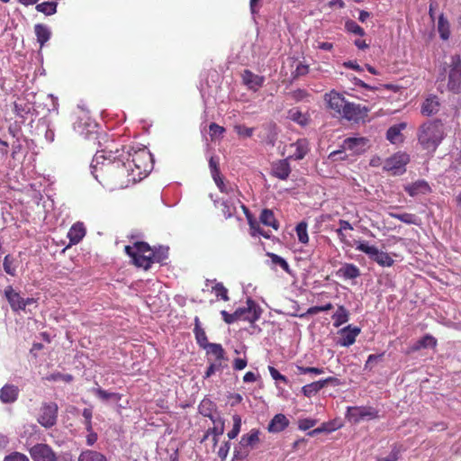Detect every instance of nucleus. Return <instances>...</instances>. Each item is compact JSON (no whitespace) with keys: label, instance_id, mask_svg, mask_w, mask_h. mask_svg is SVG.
Instances as JSON below:
<instances>
[{"label":"nucleus","instance_id":"nucleus-1","mask_svg":"<svg viewBox=\"0 0 461 461\" xmlns=\"http://www.w3.org/2000/svg\"><path fill=\"white\" fill-rule=\"evenodd\" d=\"M119 149L97 151L91 167L94 177L110 191L123 189L145 178L153 169L154 160L148 148L123 147Z\"/></svg>","mask_w":461,"mask_h":461},{"label":"nucleus","instance_id":"nucleus-24","mask_svg":"<svg viewBox=\"0 0 461 461\" xmlns=\"http://www.w3.org/2000/svg\"><path fill=\"white\" fill-rule=\"evenodd\" d=\"M18 387L14 384H5L0 389V400L4 403L14 402L18 398Z\"/></svg>","mask_w":461,"mask_h":461},{"label":"nucleus","instance_id":"nucleus-39","mask_svg":"<svg viewBox=\"0 0 461 461\" xmlns=\"http://www.w3.org/2000/svg\"><path fill=\"white\" fill-rule=\"evenodd\" d=\"M207 352L215 356L216 360H227L225 357V351L221 344L208 343L206 345Z\"/></svg>","mask_w":461,"mask_h":461},{"label":"nucleus","instance_id":"nucleus-62","mask_svg":"<svg viewBox=\"0 0 461 461\" xmlns=\"http://www.w3.org/2000/svg\"><path fill=\"white\" fill-rule=\"evenodd\" d=\"M330 431H332V429L329 428V426L326 423H322L321 426L309 431L308 436L314 437L320 433Z\"/></svg>","mask_w":461,"mask_h":461},{"label":"nucleus","instance_id":"nucleus-43","mask_svg":"<svg viewBox=\"0 0 461 461\" xmlns=\"http://www.w3.org/2000/svg\"><path fill=\"white\" fill-rule=\"evenodd\" d=\"M36 10L46 15H51L57 12V3L55 2H43L36 5Z\"/></svg>","mask_w":461,"mask_h":461},{"label":"nucleus","instance_id":"nucleus-32","mask_svg":"<svg viewBox=\"0 0 461 461\" xmlns=\"http://www.w3.org/2000/svg\"><path fill=\"white\" fill-rule=\"evenodd\" d=\"M438 32L439 33V37L443 41H447L449 39L450 34H451L450 24H449L448 20L445 17L444 14H441L438 16Z\"/></svg>","mask_w":461,"mask_h":461},{"label":"nucleus","instance_id":"nucleus-4","mask_svg":"<svg viewBox=\"0 0 461 461\" xmlns=\"http://www.w3.org/2000/svg\"><path fill=\"white\" fill-rule=\"evenodd\" d=\"M149 251L150 247L146 242H136L133 246L125 247V252L132 258L133 263L145 270H148L153 264Z\"/></svg>","mask_w":461,"mask_h":461},{"label":"nucleus","instance_id":"nucleus-19","mask_svg":"<svg viewBox=\"0 0 461 461\" xmlns=\"http://www.w3.org/2000/svg\"><path fill=\"white\" fill-rule=\"evenodd\" d=\"M404 189L411 197H419L420 195L429 194L431 191L429 183L425 180H417L416 182L406 185Z\"/></svg>","mask_w":461,"mask_h":461},{"label":"nucleus","instance_id":"nucleus-46","mask_svg":"<svg viewBox=\"0 0 461 461\" xmlns=\"http://www.w3.org/2000/svg\"><path fill=\"white\" fill-rule=\"evenodd\" d=\"M210 432H212V436H221L224 433L225 426L224 420L221 416L218 415L217 420H214L213 427L210 428Z\"/></svg>","mask_w":461,"mask_h":461},{"label":"nucleus","instance_id":"nucleus-5","mask_svg":"<svg viewBox=\"0 0 461 461\" xmlns=\"http://www.w3.org/2000/svg\"><path fill=\"white\" fill-rule=\"evenodd\" d=\"M354 245L357 250L365 253L371 260L383 267H390L394 263L388 253L379 250L375 246L369 245L365 240H356Z\"/></svg>","mask_w":461,"mask_h":461},{"label":"nucleus","instance_id":"nucleus-3","mask_svg":"<svg viewBox=\"0 0 461 461\" xmlns=\"http://www.w3.org/2000/svg\"><path fill=\"white\" fill-rule=\"evenodd\" d=\"M447 76V90L453 94L461 93V56L455 54L450 57V62L444 67Z\"/></svg>","mask_w":461,"mask_h":461},{"label":"nucleus","instance_id":"nucleus-9","mask_svg":"<svg viewBox=\"0 0 461 461\" xmlns=\"http://www.w3.org/2000/svg\"><path fill=\"white\" fill-rule=\"evenodd\" d=\"M28 451L32 461H59L57 453L46 443H37Z\"/></svg>","mask_w":461,"mask_h":461},{"label":"nucleus","instance_id":"nucleus-7","mask_svg":"<svg viewBox=\"0 0 461 461\" xmlns=\"http://www.w3.org/2000/svg\"><path fill=\"white\" fill-rule=\"evenodd\" d=\"M410 162V156L405 152H397L385 159L384 169L393 176L402 175L406 171V165Z\"/></svg>","mask_w":461,"mask_h":461},{"label":"nucleus","instance_id":"nucleus-58","mask_svg":"<svg viewBox=\"0 0 461 461\" xmlns=\"http://www.w3.org/2000/svg\"><path fill=\"white\" fill-rule=\"evenodd\" d=\"M316 420L312 419H303L299 420L298 428L301 430H307L312 428L316 424Z\"/></svg>","mask_w":461,"mask_h":461},{"label":"nucleus","instance_id":"nucleus-28","mask_svg":"<svg viewBox=\"0 0 461 461\" xmlns=\"http://www.w3.org/2000/svg\"><path fill=\"white\" fill-rule=\"evenodd\" d=\"M437 345V339L429 335L426 334L421 339H418L411 347V351H418L421 348H434Z\"/></svg>","mask_w":461,"mask_h":461},{"label":"nucleus","instance_id":"nucleus-12","mask_svg":"<svg viewBox=\"0 0 461 461\" xmlns=\"http://www.w3.org/2000/svg\"><path fill=\"white\" fill-rule=\"evenodd\" d=\"M324 100L327 102L329 109L333 112V114L339 117L341 114L342 108H344L348 102L342 94L338 93L335 90L325 94Z\"/></svg>","mask_w":461,"mask_h":461},{"label":"nucleus","instance_id":"nucleus-48","mask_svg":"<svg viewBox=\"0 0 461 461\" xmlns=\"http://www.w3.org/2000/svg\"><path fill=\"white\" fill-rule=\"evenodd\" d=\"M212 290L215 293L217 298H221L223 301H229L228 290L221 283H216Z\"/></svg>","mask_w":461,"mask_h":461},{"label":"nucleus","instance_id":"nucleus-23","mask_svg":"<svg viewBox=\"0 0 461 461\" xmlns=\"http://www.w3.org/2000/svg\"><path fill=\"white\" fill-rule=\"evenodd\" d=\"M291 148L294 149V151L289 158L295 160L303 159L310 150L309 142L306 139H299L296 142L291 144Z\"/></svg>","mask_w":461,"mask_h":461},{"label":"nucleus","instance_id":"nucleus-18","mask_svg":"<svg viewBox=\"0 0 461 461\" xmlns=\"http://www.w3.org/2000/svg\"><path fill=\"white\" fill-rule=\"evenodd\" d=\"M440 105L439 98L435 95H430L424 100L420 112L425 116H431L439 111Z\"/></svg>","mask_w":461,"mask_h":461},{"label":"nucleus","instance_id":"nucleus-60","mask_svg":"<svg viewBox=\"0 0 461 461\" xmlns=\"http://www.w3.org/2000/svg\"><path fill=\"white\" fill-rule=\"evenodd\" d=\"M290 95H291V97L295 102H300L309 95V94L303 89H296V90L293 91Z\"/></svg>","mask_w":461,"mask_h":461},{"label":"nucleus","instance_id":"nucleus-56","mask_svg":"<svg viewBox=\"0 0 461 461\" xmlns=\"http://www.w3.org/2000/svg\"><path fill=\"white\" fill-rule=\"evenodd\" d=\"M4 461H30L28 456L20 452H14L4 458Z\"/></svg>","mask_w":461,"mask_h":461},{"label":"nucleus","instance_id":"nucleus-34","mask_svg":"<svg viewBox=\"0 0 461 461\" xmlns=\"http://www.w3.org/2000/svg\"><path fill=\"white\" fill-rule=\"evenodd\" d=\"M194 333L195 335V339L197 344L203 348H206V345L209 343L204 330L200 325V321L198 317L194 319Z\"/></svg>","mask_w":461,"mask_h":461},{"label":"nucleus","instance_id":"nucleus-22","mask_svg":"<svg viewBox=\"0 0 461 461\" xmlns=\"http://www.w3.org/2000/svg\"><path fill=\"white\" fill-rule=\"evenodd\" d=\"M289 426V420L282 413L276 414L267 426V430L271 433H278Z\"/></svg>","mask_w":461,"mask_h":461},{"label":"nucleus","instance_id":"nucleus-42","mask_svg":"<svg viewBox=\"0 0 461 461\" xmlns=\"http://www.w3.org/2000/svg\"><path fill=\"white\" fill-rule=\"evenodd\" d=\"M94 392H95V395L102 401H109V400L120 401L121 400V394L118 393H110V392H107L100 387L95 388L94 390Z\"/></svg>","mask_w":461,"mask_h":461},{"label":"nucleus","instance_id":"nucleus-52","mask_svg":"<svg viewBox=\"0 0 461 461\" xmlns=\"http://www.w3.org/2000/svg\"><path fill=\"white\" fill-rule=\"evenodd\" d=\"M82 416L85 419V427L86 430H91L93 429L92 426V417H93V411L89 408H85L82 411Z\"/></svg>","mask_w":461,"mask_h":461},{"label":"nucleus","instance_id":"nucleus-14","mask_svg":"<svg viewBox=\"0 0 461 461\" xmlns=\"http://www.w3.org/2000/svg\"><path fill=\"white\" fill-rule=\"evenodd\" d=\"M360 328L348 325L347 327L340 330V338L337 344L341 347H349L355 343L356 339L360 334Z\"/></svg>","mask_w":461,"mask_h":461},{"label":"nucleus","instance_id":"nucleus-11","mask_svg":"<svg viewBox=\"0 0 461 461\" xmlns=\"http://www.w3.org/2000/svg\"><path fill=\"white\" fill-rule=\"evenodd\" d=\"M368 109L365 106H362L359 104H355L351 102H347L344 108L341 110V114L339 117H342L348 121L358 122L367 115Z\"/></svg>","mask_w":461,"mask_h":461},{"label":"nucleus","instance_id":"nucleus-2","mask_svg":"<svg viewBox=\"0 0 461 461\" xmlns=\"http://www.w3.org/2000/svg\"><path fill=\"white\" fill-rule=\"evenodd\" d=\"M445 137V125L439 119L425 122L419 127L417 132L419 143L423 149L429 152H435Z\"/></svg>","mask_w":461,"mask_h":461},{"label":"nucleus","instance_id":"nucleus-59","mask_svg":"<svg viewBox=\"0 0 461 461\" xmlns=\"http://www.w3.org/2000/svg\"><path fill=\"white\" fill-rule=\"evenodd\" d=\"M209 167H210L212 176L219 177V175L221 174L219 163L217 160L214 159L213 157H212L209 160Z\"/></svg>","mask_w":461,"mask_h":461},{"label":"nucleus","instance_id":"nucleus-44","mask_svg":"<svg viewBox=\"0 0 461 461\" xmlns=\"http://www.w3.org/2000/svg\"><path fill=\"white\" fill-rule=\"evenodd\" d=\"M224 361L225 360H216L214 363H211L204 373L203 378H209L216 371H222L224 368H226L227 365L224 363Z\"/></svg>","mask_w":461,"mask_h":461},{"label":"nucleus","instance_id":"nucleus-63","mask_svg":"<svg viewBox=\"0 0 461 461\" xmlns=\"http://www.w3.org/2000/svg\"><path fill=\"white\" fill-rule=\"evenodd\" d=\"M209 131L212 137L216 135H221L225 131V129L222 126L218 125L215 122H212L209 125Z\"/></svg>","mask_w":461,"mask_h":461},{"label":"nucleus","instance_id":"nucleus-36","mask_svg":"<svg viewBox=\"0 0 461 461\" xmlns=\"http://www.w3.org/2000/svg\"><path fill=\"white\" fill-rule=\"evenodd\" d=\"M334 321L333 325L339 327L348 321V311L342 305L339 306L335 313L332 315Z\"/></svg>","mask_w":461,"mask_h":461},{"label":"nucleus","instance_id":"nucleus-40","mask_svg":"<svg viewBox=\"0 0 461 461\" xmlns=\"http://www.w3.org/2000/svg\"><path fill=\"white\" fill-rule=\"evenodd\" d=\"M199 412L206 417L210 416L212 413H213L216 411V405L213 402H212L209 399H203L200 404H199Z\"/></svg>","mask_w":461,"mask_h":461},{"label":"nucleus","instance_id":"nucleus-47","mask_svg":"<svg viewBox=\"0 0 461 461\" xmlns=\"http://www.w3.org/2000/svg\"><path fill=\"white\" fill-rule=\"evenodd\" d=\"M345 29L348 32H351L353 34H356V35H359V36H364L365 35V31L364 29L359 26L355 21L353 20H348L346 23H345Z\"/></svg>","mask_w":461,"mask_h":461},{"label":"nucleus","instance_id":"nucleus-10","mask_svg":"<svg viewBox=\"0 0 461 461\" xmlns=\"http://www.w3.org/2000/svg\"><path fill=\"white\" fill-rule=\"evenodd\" d=\"M59 407L55 402H45L40 410L39 423L46 428L53 427L57 422Z\"/></svg>","mask_w":461,"mask_h":461},{"label":"nucleus","instance_id":"nucleus-29","mask_svg":"<svg viewBox=\"0 0 461 461\" xmlns=\"http://www.w3.org/2000/svg\"><path fill=\"white\" fill-rule=\"evenodd\" d=\"M34 32L37 37V41L40 43L41 48L50 40L51 32L47 25L37 23L34 26Z\"/></svg>","mask_w":461,"mask_h":461},{"label":"nucleus","instance_id":"nucleus-15","mask_svg":"<svg viewBox=\"0 0 461 461\" xmlns=\"http://www.w3.org/2000/svg\"><path fill=\"white\" fill-rule=\"evenodd\" d=\"M368 139L364 137L359 138H347L342 144V148L344 149H348L353 151L354 153H362L366 150L368 145Z\"/></svg>","mask_w":461,"mask_h":461},{"label":"nucleus","instance_id":"nucleus-54","mask_svg":"<svg viewBox=\"0 0 461 461\" xmlns=\"http://www.w3.org/2000/svg\"><path fill=\"white\" fill-rule=\"evenodd\" d=\"M383 356H384V354L369 355L367 357V360L365 364V367H364L365 370H372L374 364L376 363L377 361L381 360Z\"/></svg>","mask_w":461,"mask_h":461},{"label":"nucleus","instance_id":"nucleus-64","mask_svg":"<svg viewBox=\"0 0 461 461\" xmlns=\"http://www.w3.org/2000/svg\"><path fill=\"white\" fill-rule=\"evenodd\" d=\"M230 443L229 441H226L224 442L219 448L218 450V456L221 458V459H224L226 458V456H228V453L230 451Z\"/></svg>","mask_w":461,"mask_h":461},{"label":"nucleus","instance_id":"nucleus-21","mask_svg":"<svg viewBox=\"0 0 461 461\" xmlns=\"http://www.w3.org/2000/svg\"><path fill=\"white\" fill-rule=\"evenodd\" d=\"M86 230L84 223L77 221L74 223L68 232V238L69 239L70 245H76L79 243L86 236Z\"/></svg>","mask_w":461,"mask_h":461},{"label":"nucleus","instance_id":"nucleus-26","mask_svg":"<svg viewBox=\"0 0 461 461\" xmlns=\"http://www.w3.org/2000/svg\"><path fill=\"white\" fill-rule=\"evenodd\" d=\"M240 208L245 213L249 228H250V234L253 237L260 236V232H264V230H262L259 226V223L256 221V219L252 216L249 210L245 206L244 203H240Z\"/></svg>","mask_w":461,"mask_h":461},{"label":"nucleus","instance_id":"nucleus-30","mask_svg":"<svg viewBox=\"0 0 461 461\" xmlns=\"http://www.w3.org/2000/svg\"><path fill=\"white\" fill-rule=\"evenodd\" d=\"M38 194L39 196L35 195L34 198L44 202H55V199L59 198L54 184H49L43 188L42 193L39 191Z\"/></svg>","mask_w":461,"mask_h":461},{"label":"nucleus","instance_id":"nucleus-17","mask_svg":"<svg viewBox=\"0 0 461 461\" xmlns=\"http://www.w3.org/2000/svg\"><path fill=\"white\" fill-rule=\"evenodd\" d=\"M271 173L274 176L285 180L291 173L290 164L288 159H280L272 163Z\"/></svg>","mask_w":461,"mask_h":461},{"label":"nucleus","instance_id":"nucleus-33","mask_svg":"<svg viewBox=\"0 0 461 461\" xmlns=\"http://www.w3.org/2000/svg\"><path fill=\"white\" fill-rule=\"evenodd\" d=\"M406 124L404 122L391 126L386 131V139L395 144L401 140V131L405 129Z\"/></svg>","mask_w":461,"mask_h":461},{"label":"nucleus","instance_id":"nucleus-41","mask_svg":"<svg viewBox=\"0 0 461 461\" xmlns=\"http://www.w3.org/2000/svg\"><path fill=\"white\" fill-rule=\"evenodd\" d=\"M307 226H308L307 222L303 221L299 222L295 227V232H296L298 240L302 244H307L309 241Z\"/></svg>","mask_w":461,"mask_h":461},{"label":"nucleus","instance_id":"nucleus-61","mask_svg":"<svg viewBox=\"0 0 461 461\" xmlns=\"http://www.w3.org/2000/svg\"><path fill=\"white\" fill-rule=\"evenodd\" d=\"M268 370L270 373L271 377L276 381H282L284 383H287V378L281 375L277 369H276L274 366H268Z\"/></svg>","mask_w":461,"mask_h":461},{"label":"nucleus","instance_id":"nucleus-37","mask_svg":"<svg viewBox=\"0 0 461 461\" xmlns=\"http://www.w3.org/2000/svg\"><path fill=\"white\" fill-rule=\"evenodd\" d=\"M151 255L152 262L161 263L167 258L168 248L160 246L158 248L151 249L149 252Z\"/></svg>","mask_w":461,"mask_h":461},{"label":"nucleus","instance_id":"nucleus-53","mask_svg":"<svg viewBox=\"0 0 461 461\" xmlns=\"http://www.w3.org/2000/svg\"><path fill=\"white\" fill-rule=\"evenodd\" d=\"M235 131L238 133V135L248 138L251 137L254 132L253 128H249L245 125H236Z\"/></svg>","mask_w":461,"mask_h":461},{"label":"nucleus","instance_id":"nucleus-8","mask_svg":"<svg viewBox=\"0 0 461 461\" xmlns=\"http://www.w3.org/2000/svg\"><path fill=\"white\" fill-rule=\"evenodd\" d=\"M262 313L261 308L258 304L251 298L247 300V306L240 307L234 312V316L237 317L238 321H247L250 323L257 321Z\"/></svg>","mask_w":461,"mask_h":461},{"label":"nucleus","instance_id":"nucleus-51","mask_svg":"<svg viewBox=\"0 0 461 461\" xmlns=\"http://www.w3.org/2000/svg\"><path fill=\"white\" fill-rule=\"evenodd\" d=\"M221 212L226 219L234 216L237 212V208L234 203H221Z\"/></svg>","mask_w":461,"mask_h":461},{"label":"nucleus","instance_id":"nucleus-35","mask_svg":"<svg viewBox=\"0 0 461 461\" xmlns=\"http://www.w3.org/2000/svg\"><path fill=\"white\" fill-rule=\"evenodd\" d=\"M260 222L266 226L272 227L274 230H278L279 224L275 218V215L271 210L264 209L260 214Z\"/></svg>","mask_w":461,"mask_h":461},{"label":"nucleus","instance_id":"nucleus-49","mask_svg":"<svg viewBox=\"0 0 461 461\" xmlns=\"http://www.w3.org/2000/svg\"><path fill=\"white\" fill-rule=\"evenodd\" d=\"M390 215L393 218H396L400 220L402 222L412 224L416 223L417 217L414 214L411 213H396V212H391Z\"/></svg>","mask_w":461,"mask_h":461},{"label":"nucleus","instance_id":"nucleus-31","mask_svg":"<svg viewBox=\"0 0 461 461\" xmlns=\"http://www.w3.org/2000/svg\"><path fill=\"white\" fill-rule=\"evenodd\" d=\"M259 442V430L251 429L249 433L244 434L240 441V444L243 447H253L257 443Z\"/></svg>","mask_w":461,"mask_h":461},{"label":"nucleus","instance_id":"nucleus-13","mask_svg":"<svg viewBox=\"0 0 461 461\" xmlns=\"http://www.w3.org/2000/svg\"><path fill=\"white\" fill-rule=\"evenodd\" d=\"M329 384L339 385V381L336 377L330 376L325 379H321L303 385L302 387V393H303L304 396L310 398L315 395L317 393H319L323 387H325Z\"/></svg>","mask_w":461,"mask_h":461},{"label":"nucleus","instance_id":"nucleus-6","mask_svg":"<svg viewBox=\"0 0 461 461\" xmlns=\"http://www.w3.org/2000/svg\"><path fill=\"white\" fill-rule=\"evenodd\" d=\"M346 418L353 423L371 420L378 418V411L371 406H349L347 408Z\"/></svg>","mask_w":461,"mask_h":461},{"label":"nucleus","instance_id":"nucleus-38","mask_svg":"<svg viewBox=\"0 0 461 461\" xmlns=\"http://www.w3.org/2000/svg\"><path fill=\"white\" fill-rule=\"evenodd\" d=\"M18 267L17 260L11 255H6L4 258L3 267L6 274L15 276Z\"/></svg>","mask_w":461,"mask_h":461},{"label":"nucleus","instance_id":"nucleus-50","mask_svg":"<svg viewBox=\"0 0 461 461\" xmlns=\"http://www.w3.org/2000/svg\"><path fill=\"white\" fill-rule=\"evenodd\" d=\"M267 256L271 258L273 264L277 265L285 271L289 272V265L284 258L274 253H268Z\"/></svg>","mask_w":461,"mask_h":461},{"label":"nucleus","instance_id":"nucleus-20","mask_svg":"<svg viewBox=\"0 0 461 461\" xmlns=\"http://www.w3.org/2000/svg\"><path fill=\"white\" fill-rule=\"evenodd\" d=\"M5 295L13 311L17 312L24 310L23 298H22L18 293L14 292L11 285L5 287Z\"/></svg>","mask_w":461,"mask_h":461},{"label":"nucleus","instance_id":"nucleus-25","mask_svg":"<svg viewBox=\"0 0 461 461\" xmlns=\"http://www.w3.org/2000/svg\"><path fill=\"white\" fill-rule=\"evenodd\" d=\"M337 275L344 279H355L360 276V270L354 264L345 263L338 270Z\"/></svg>","mask_w":461,"mask_h":461},{"label":"nucleus","instance_id":"nucleus-16","mask_svg":"<svg viewBox=\"0 0 461 461\" xmlns=\"http://www.w3.org/2000/svg\"><path fill=\"white\" fill-rule=\"evenodd\" d=\"M242 81L249 89L257 92L263 86L265 77L256 75L249 69H245L242 73Z\"/></svg>","mask_w":461,"mask_h":461},{"label":"nucleus","instance_id":"nucleus-45","mask_svg":"<svg viewBox=\"0 0 461 461\" xmlns=\"http://www.w3.org/2000/svg\"><path fill=\"white\" fill-rule=\"evenodd\" d=\"M232 420H233L232 429L227 434L229 439H234L235 438H237V436L239 435V433L240 431V428H241V417L240 415H238V414L233 415Z\"/></svg>","mask_w":461,"mask_h":461},{"label":"nucleus","instance_id":"nucleus-55","mask_svg":"<svg viewBox=\"0 0 461 461\" xmlns=\"http://www.w3.org/2000/svg\"><path fill=\"white\" fill-rule=\"evenodd\" d=\"M297 369L299 371V374H301V375H305V374L321 375V374L324 373V369L319 368V367L297 366Z\"/></svg>","mask_w":461,"mask_h":461},{"label":"nucleus","instance_id":"nucleus-57","mask_svg":"<svg viewBox=\"0 0 461 461\" xmlns=\"http://www.w3.org/2000/svg\"><path fill=\"white\" fill-rule=\"evenodd\" d=\"M333 308V305L330 303H328L321 306H312L308 309L309 314H317L321 312H327L329 310H331Z\"/></svg>","mask_w":461,"mask_h":461},{"label":"nucleus","instance_id":"nucleus-27","mask_svg":"<svg viewBox=\"0 0 461 461\" xmlns=\"http://www.w3.org/2000/svg\"><path fill=\"white\" fill-rule=\"evenodd\" d=\"M77 461H107V457L99 451L85 449L79 454Z\"/></svg>","mask_w":461,"mask_h":461}]
</instances>
